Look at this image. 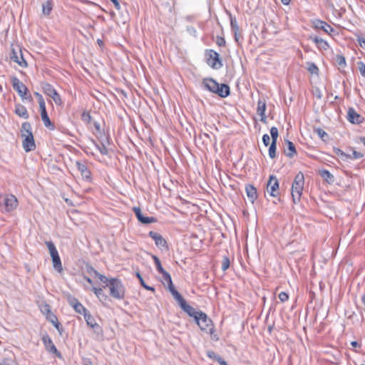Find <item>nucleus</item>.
I'll list each match as a JSON object with an SVG mask.
<instances>
[{
  "mask_svg": "<svg viewBox=\"0 0 365 365\" xmlns=\"http://www.w3.org/2000/svg\"><path fill=\"white\" fill-rule=\"evenodd\" d=\"M102 283L103 284V288H108L109 294L111 297L118 300H122L125 298V288L120 279L107 277V281Z\"/></svg>",
  "mask_w": 365,
  "mask_h": 365,
  "instance_id": "obj_1",
  "label": "nucleus"
},
{
  "mask_svg": "<svg viewBox=\"0 0 365 365\" xmlns=\"http://www.w3.org/2000/svg\"><path fill=\"white\" fill-rule=\"evenodd\" d=\"M194 320L201 331L212 336L214 333V325L211 319L209 318L205 312H200Z\"/></svg>",
  "mask_w": 365,
  "mask_h": 365,
  "instance_id": "obj_2",
  "label": "nucleus"
},
{
  "mask_svg": "<svg viewBox=\"0 0 365 365\" xmlns=\"http://www.w3.org/2000/svg\"><path fill=\"white\" fill-rule=\"evenodd\" d=\"M46 245L47 246L50 255L52 259L53 267L58 272L61 273L63 271V267L61 260L60 259L58 250L56 248L55 245L52 241H46Z\"/></svg>",
  "mask_w": 365,
  "mask_h": 365,
  "instance_id": "obj_3",
  "label": "nucleus"
},
{
  "mask_svg": "<svg viewBox=\"0 0 365 365\" xmlns=\"http://www.w3.org/2000/svg\"><path fill=\"white\" fill-rule=\"evenodd\" d=\"M206 63L213 69H220L222 67V61L220 55L214 50L208 49L205 51Z\"/></svg>",
  "mask_w": 365,
  "mask_h": 365,
  "instance_id": "obj_4",
  "label": "nucleus"
},
{
  "mask_svg": "<svg viewBox=\"0 0 365 365\" xmlns=\"http://www.w3.org/2000/svg\"><path fill=\"white\" fill-rule=\"evenodd\" d=\"M11 83L13 88L18 93L22 100H32L31 96H28L29 90L27 87L17 77L14 76L11 78Z\"/></svg>",
  "mask_w": 365,
  "mask_h": 365,
  "instance_id": "obj_5",
  "label": "nucleus"
},
{
  "mask_svg": "<svg viewBox=\"0 0 365 365\" xmlns=\"http://www.w3.org/2000/svg\"><path fill=\"white\" fill-rule=\"evenodd\" d=\"M267 190L272 197H277L279 194V182L277 178L273 175L269 176L267 184Z\"/></svg>",
  "mask_w": 365,
  "mask_h": 365,
  "instance_id": "obj_6",
  "label": "nucleus"
},
{
  "mask_svg": "<svg viewBox=\"0 0 365 365\" xmlns=\"http://www.w3.org/2000/svg\"><path fill=\"white\" fill-rule=\"evenodd\" d=\"M41 87L43 93L49 97L52 98L56 103H61L60 96L51 84L48 83H43L41 84Z\"/></svg>",
  "mask_w": 365,
  "mask_h": 365,
  "instance_id": "obj_7",
  "label": "nucleus"
},
{
  "mask_svg": "<svg viewBox=\"0 0 365 365\" xmlns=\"http://www.w3.org/2000/svg\"><path fill=\"white\" fill-rule=\"evenodd\" d=\"M84 319L87 325L93 329L96 334L100 336H103V330L102 327L96 322L94 317L91 314V313L86 314Z\"/></svg>",
  "mask_w": 365,
  "mask_h": 365,
  "instance_id": "obj_8",
  "label": "nucleus"
},
{
  "mask_svg": "<svg viewBox=\"0 0 365 365\" xmlns=\"http://www.w3.org/2000/svg\"><path fill=\"white\" fill-rule=\"evenodd\" d=\"M41 339L45 346L46 349L48 352L56 354V356H57L58 358L61 357V353L57 350L51 337L48 334L43 335Z\"/></svg>",
  "mask_w": 365,
  "mask_h": 365,
  "instance_id": "obj_9",
  "label": "nucleus"
},
{
  "mask_svg": "<svg viewBox=\"0 0 365 365\" xmlns=\"http://www.w3.org/2000/svg\"><path fill=\"white\" fill-rule=\"evenodd\" d=\"M4 209L6 212H11L18 205L17 198L14 195H7L4 199Z\"/></svg>",
  "mask_w": 365,
  "mask_h": 365,
  "instance_id": "obj_10",
  "label": "nucleus"
},
{
  "mask_svg": "<svg viewBox=\"0 0 365 365\" xmlns=\"http://www.w3.org/2000/svg\"><path fill=\"white\" fill-rule=\"evenodd\" d=\"M44 311L46 312V318L54 326V327L60 332L61 333L63 329L61 327L60 323L58 322V320L56 317V316L52 313V312L50 310V307L48 304H45L43 307Z\"/></svg>",
  "mask_w": 365,
  "mask_h": 365,
  "instance_id": "obj_11",
  "label": "nucleus"
},
{
  "mask_svg": "<svg viewBox=\"0 0 365 365\" xmlns=\"http://www.w3.org/2000/svg\"><path fill=\"white\" fill-rule=\"evenodd\" d=\"M22 141V145L26 152L34 150L36 148V144L33 133L25 134Z\"/></svg>",
  "mask_w": 365,
  "mask_h": 365,
  "instance_id": "obj_12",
  "label": "nucleus"
},
{
  "mask_svg": "<svg viewBox=\"0 0 365 365\" xmlns=\"http://www.w3.org/2000/svg\"><path fill=\"white\" fill-rule=\"evenodd\" d=\"M347 119L351 123L360 124L364 121V118L356 113L354 108H349L347 113Z\"/></svg>",
  "mask_w": 365,
  "mask_h": 365,
  "instance_id": "obj_13",
  "label": "nucleus"
},
{
  "mask_svg": "<svg viewBox=\"0 0 365 365\" xmlns=\"http://www.w3.org/2000/svg\"><path fill=\"white\" fill-rule=\"evenodd\" d=\"M76 166L78 171L81 173L82 178L86 181L91 180V173L85 163L81 161H76Z\"/></svg>",
  "mask_w": 365,
  "mask_h": 365,
  "instance_id": "obj_14",
  "label": "nucleus"
},
{
  "mask_svg": "<svg viewBox=\"0 0 365 365\" xmlns=\"http://www.w3.org/2000/svg\"><path fill=\"white\" fill-rule=\"evenodd\" d=\"M137 219L143 224H150L155 222L156 220L153 217L143 216L140 207H134L133 208Z\"/></svg>",
  "mask_w": 365,
  "mask_h": 365,
  "instance_id": "obj_15",
  "label": "nucleus"
},
{
  "mask_svg": "<svg viewBox=\"0 0 365 365\" xmlns=\"http://www.w3.org/2000/svg\"><path fill=\"white\" fill-rule=\"evenodd\" d=\"M179 306L180 308L186 312L190 317H192L194 319L198 316V314L200 313L201 311L196 310L194 307L189 305L185 299L181 302Z\"/></svg>",
  "mask_w": 365,
  "mask_h": 365,
  "instance_id": "obj_16",
  "label": "nucleus"
},
{
  "mask_svg": "<svg viewBox=\"0 0 365 365\" xmlns=\"http://www.w3.org/2000/svg\"><path fill=\"white\" fill-rule=\"evenodd\" d=\"M202 86L205 89L215 93L217 88H218L219 83L212 78H204L202 81Z\"/></svg>",
  "mask_w": 365,
  "mask_h": 365,
  "instance_id": "obj_17",
  "label": "nucleus"
},
{
  "mask_svg": "<svg viewBox=\"0 0 365 365\" xmlns=\"http://www.w3.org/2000/svg\"><path fill=\"white\" fill-rule=\"evenodd\" d=\"M265 110H266V101L264 99L259 98L257 102V113L261 117L260 120L264 123H266V120H267Z\"/></svg>",
  "mask_w": 365,
  "mask_h": 365,
  "instance_id": "obj_18",
  "label": "nucleus"
},
{
  "mask_svg": "<svg viewBox=\"0 0 365 365\" xmlns=\"http://www.w3.org/2000/svg\"><path fill=\"white\" fill-rule=\"evenodd\" d=\"M148 235L155 241L157 247H167V242L160 234L154 231H150L149 232Z\"/></svg>",
  "mask_w": 365,
  "mask_h": 365,
  "instance_id": "obj_19",
  "label": "nucleus"
},
{
  "mask_svg": "<svg viewBox=\"0 0 365 365\" xmlns=\"http://www.w3.org/2000/svg\"><path fill=\"white\" fill-rule=\"evenodd\" d=\"M70 305L73 307V309L77 313L83 314L84 317H86V314H88L90 313L83 307V305L75 298L70 300Z\"/></svg>",
  "mask_w": 365,
  "mask_h": 365,
  "instance_id": "obj_20",
  "label": "nucleus"
},
{
  "mask_svg": "<svg viewBox=\"0 0 365 365\" xmlns=\"http://www.w3.org/2000/svg\"><path fill=\"white\" fill-rule=\"evenodd\" d=\"M10 58L13 61L18 63L22 68H25L27 66V63L24 58L21 51L19 56L18 53L14 51V49H13L10 54Z\"/></svg>",
  "mask_w": 365,
  "mask_h": 365,
  "instance_id": "obj_21",
  "label": "nucleus"
},
{
  "mask_svg": "<svg viewBox=\"0 0 365 365\" xmlns=\"http://www.w3.org/2000/svg\"><path fill=\"white\" fill-rule=\"evenodd\" d=\"M215 93L221 98H226L230 94V86L225 83L219 84Z\"/></svg>",
  "mask_w": 365,
  "mask_h": 365,
  "instance_id": "obj_22",
  "label": "nucleus"
},
{
  "mask_svg": "<svg viewBox=\"0 0 365 365\" xmlns=\"http://www.w3.org/2000/svg\"><path fill=\"white\" fill-rule=\"evenodd\" d=\"M245 191L249 200L254 203L257 197V189L252 185H247Z\"/></svg>",
  "mask_w": 365,
  "mask_h": 365,
  "instance_id": "obj_23",
  "label": "nucleus"
},
{
  "mask_svg": "<svg viewBox=\"0 0 365 365\" xmlns=\"http://www.w3.org/2000/svg\"><path fill=\"white\" fill-rule=\"evenodd\" d=\"M15 113L24 119H27L29 116L26 107L19 103L15 106Z\"/></svg>",
  "mask_w": 365,
  "mask_h": 365,
  "instance_id": "obj_24",
  "label": "nucleus"
},
{
  "mask_svg": "<svg viewBox=\"0 0 365 365\" xmlns=\"http://www.w3.org/2000/svg\"><path fill=\"white\" fill-rule=\"evenodd\" d=\"M168 289L172 294L174 299L178 302V304H180L185 300L182 296L176 290L173 284L168 285Z\"/></svg>",
  "mask_w": 365,
  "mask_h": 365,
  "instance_id": "obj_25",
  "label": "nucleus"
},
{
  "mask_svg": "<svg viewBox=\"0 0 365 365\" xmlns=\"http://www.w3.org/2000/svg\"><path fill=\"white\" fill-rule=\"evenodd\" d=\"M315 27L323 30L327 34H330L331 32L334 31V29L327 22L323 21H317L315 24Z\"/></svg>",
  "mask_w": 365,
  "mask_h": 365,
  "instance_id": "obj_26",
  "label": "nucleus"
},
{
  "mask_svg": "<svg viewBox=\"0 0 365 365\" xmlns=\"http://www.w3.org/2000/svg\"><path fill=\"white\" fill-rule=\"evenodd\" d=\"M320 176L328 183H333L334 181V175L327 170H322L319 171Z\"/></svg>",
  "mask_w": 365,
  "mask_h": 365,
  "instance_id": "obj_27",
  "label": "nucleus"
},
{
  "mask_svg": "<svg viewBox=\"0 0 365 365\" xmlns=\"http://www.w3.org/2000/svg\"><path fill=\"white\" fill-rule=\"evenodd\" d=\"M87 272L90 274H93L95 277H98L101 282H105L107 281V277L103 274H100L96 269H95L92 266H88Z\"/></svg>",
  "mask_w": 365,
  "mask_h": 365,
  "instance_id": "obj_28",
  "label": "nucleus"
},
{
  "mask_svg": "<svg viewBox=\"0 0 365 365\" xmlns=\"http://www.w3.org/2000/svg\"><path fill=\"white\" fill-rule=\"evenodd\" d=\"M317 46L321 50H327L329 48L328 43L320 37L316 36L313 38Z\"/></svg>",
  "mask_w": 365,
  "mask_h": 365,
  "instance_id": "obj_29",
  "label": "nucleus"
},
{
  "mask_svg": "<svg viewBox=\"0 0 365 365\" xmlns=\"http://www.w3.org/2000/svg\"><path fill=\"white\" fill-rule=\"evenodd\" d=\"M92 290L101 302H103L108 299V297L103 292L102 288L93 287Z\"/></svg>",
  "mask_w": 365,
  "mask_h": 365,
  "instance_id": "obj_30",
  "label": "nucleus"
},
{
  "mask_svg": "<svg viewBox=\"0 0 365 365\" xmlns=\"http://www.w3.org/2000/svg\"><path fill=\"white\" fill-rule=\"evenodd\" d=\"M304 66L311 74L317 75L319 73V68L314 63L307 62L306 66Z\"/></svg>",
  "mask_w": 365,
  "mask_h": 365,
  "instance_id": "obj_31",
  "label": "nucleus"
},
{
  "mask_svg": "<svg viewBox=\"0 0 365 365\" xmlns=\"http://www.w3.org/2000/svg\"><path fill=\"white\" fill-rule=\"evenodd\" d=\"M53 9V2L51 0H48L42 5V11L44 15H49Z\"/></svg>",
  "mask_w": 365,
  "mask_h": 365,
  "instance_id": "obj_32",
  "label": "nucleus"
},
{
  "mask_svg": "<svg viewBox=\"0 0 365 365\" xmlns=\"http://www.w3.org/2000/svg\"><path fill=\"white\" fill-rule=\"evenodd\" d=\"M21 136H24L25 134L32 133L31 124L28 122H24L21 125Z\"/></svg>",
  "mask_w": 365,
  "mask_h": 365,
  "instance_id": "obj_33",
  "label": "nucleus"
},
{
  "mask_svg": "<svg viewBox=\"0 0 365 365\" xmlns=\"http://www.w3.org/2000/svg\"><path fill=\"white\" fill-rule=\"evenodd\" d=\"M136 277H138V279H139L140 281V283L141 284V286L143 287H144L145 289L147 290H150V291H152V292H155V288L153 287H150V286H148L145 284L143 277L141 276V274H140V272H136Z\"/></svg>",
  "mask_w": 365,
  "mask_h": 365,
  "instance_id": "obj_34",
  "label": "nucleus"
},
{
  "mask_svg": "<svg viewBox=\"0 0 365 365\" xmlns=\"http://www.w3.org/2000/svg\"><path fill=\"white\" fill-rule=\"evenodd\" d=\"M335 61L341 67H345L346 65L345 57L341 54H336L335 56Z\"/></svg>",
  "mask_w": 365,
  "mask_h": 365,
  "instance_id": "obj_35",
  "label": "nucleus"
},
{
  "mask_svg": "<svg viewBox=\"0 0 365 365\" xmlns=\"http://www.w3.org/2000/svg\"><path fill=\"white\" fill-rule=\"evenodd\" d=\"M287 145H288V150H289V152L285 150V153H286V155L287 156L292 157L296 153L295 145H294V144L292 142L289 141V140L287 141Z\"/></svg>",
  "mask_w": 365,
  "mask_h": 365,
  "instance_id": "obj_36",
  "label": "nucleus"
},
{
  "mask_svg": "<svg viewBox=\"0 0 365 365\" xmlns=\"http://www.w3.org/2000/svg\"><path fill=\"white\" fill-rule=\"evenodd\" d=\"M270 135L272 137V143H277L279 135L278 129L276 127H272L270 129Z\"/></svg>",
  "mask_w": 365,
  "mask_h": 365,
  "instance_id": "obj_37",
  "label": "nucleus"
},
{
  "mask_svg": "<svg viewBox=\"0 0 365 365\" xmlns=\"http://www.w3.org/2000/svg\"><path fill=\"white\" fill-rule=\"evenodd\" d=\"M277 143H272L269 148V155L271 158L276 157Z\"/></svg>",
  "mask_w": 365,
  "mask_h": 365,
  "instance_id": "obj_38",
  "label": "nucleus"
},
{
  "mask_svg": "<svg viewBox=\"0 0 365 365\" xmlns=\"http://www.w3.org/2000/svg\"><path fill=\"white\" fill-rule=\"evenodd\" d=\"M153 259L154 260L155 264L156 266L157 270L160 273L161 272H163L165 269L161 265L160 261L158 257L155 255H153Z\"/></svg>",
  "mask_w": 365,
  "mask_h": 365,
  "instance_id": "obj_39",
  "label": "nucleus"
},
{
  "mask_svg": "<svg viewBox=\"0 0 365 365\" xmlns=\"http://www.w3.org/2000/svg\"><path fill=\"white\" fill-rule=\"evenodd\" d=\"M41 115V118H42L44 125L46 128H49L50 126H51V122L49 119V117H48L47 113H43Z\"/></svg>",
  "mask_w": 365,
  "mask_h": 365,
  "instance_id": "obj_40",
  "label": "nucleus"
},
{
  "mask_svg": "<svg viewBox=\"0 0 365 365\" xmlns=\"http://www.w3.org/2000/svg\"><path fill=\"white\" fill-rule=\"evenodd\" d=\"M160 274H162L163 279L168 285L173 284L171 276L167 271L164 270L163 272H161Z\"/></svg>",
  "mask_w": 365,
  "mask_h": 365,
  "instance_id": "obj_41",
  "label": "nucleus"
},
{
  "mask_svg": "<svg viewBox=\"0 0 365 365\" xmlns=\"http://www.w3.org/2000/svg\"><path fill=\"white\" fill-rule=\"evenodd\" d=\"M231 29L234 31H239V26L235 18L231 17L230 19Z\"/></svg>",
  "mask_w": 365,
  "mask_h": 365,
  "instance_id": "obj_42",
  "label": "nucleus"
},
{
  "mask_svg": "<svg viewBox=\"0 0 365 365\" xmlns=\"http://www.w3.org/2000/svg\"><path fill=\"white\" fill-rule=\"evenodd\" d=\"M334 153L341 158V159L344 160L345 158H348V154H346L344 152H343L341 149L334 148Z\"/></svg>",
  "mask_w": 365,
  "mask_h": 365,
  "instance_id": "obj_43",
  "label": "nucleus"
},
{
  "mask_svg": "<svg viewBox=\"0 0 365 365\" xmlns=\"http://www.w3.org/2000/svg\"><path fill=\"white\" fill-rule=\"evenodd\" d=\"M230 264V262L229 258L226 256L224 257L223 259H222V269L223 271L227 270L229 268Z\"/></svg>",
  "mask_w": 365,
  "mask_h": 365,
  "instance_id": "obj_44",
  "label": "nucleus"
},
{
  "mask_svg": "<svg viewBox=\"0 0 365 365\" xmlns=\"http://www.w3.org/2000/svg\"><path fill=\"white\" fill-rule=\"evenodd\" d=\"M96 147L102 155L108 154V149L104 144L102 143L101 145H96Z\"/></svg>",
  "mask_w": 365,
  "mask_h": 365,
  "instance_id": "obj_45",
  "label": "nucleus"
},
{
  "mask_svg": "<svg viewBox=\"0 0 365 365\" xmlns=\"http://www.w3.org/2000/svg\"><path fill=\"white\" fill-rule=\"evenodd\" d=\"M363 157V154L360 152L353 150L351 155H348V158L352 159H359Z\"/></svg>",
  "mask_w": 365,
  "mask_h": 365,
  "instance_id": "obj_46",
  "label": "nucleus"
},
{
  "mask_svg": "<svg viewBox=\"0 0 365 365\" xmlns=\"http://www.w3.org/2000/svg\"><path fill=\"white\" fill-rule=\"evenodd\" d=\"M207 355L209 358L217 361H218V359H220L221 356L220 355H218L217 354H216L215 351H207Z\"/></svg>",
  "mask_w": 365,
  "mask_h": 365,
  "instance_id": "obj_47",
  "label": "nucleus"
},
{
  "mask_svg": "<svg viewBox=\"0 0 365 365\" xmlns=\"http://www.w3.org/2000/svg\"><path fill=\"white\" fill-rule=\"evenodd\" d=\"M39 107H40V110H41V115L43 114V113H47L46 109V103H45V101H44L43 97L40 98Z\"/></svg>",
  "mask_w": 365,
  "mask_h": 365,
  "instance_id": "obj_48",
  "label": "nucleus"
},
{
  "mask_svg": "<svg viewBox=\"0 0 365 365\" xmlns=\"http://www.w3.org/2000/svg\"><path fill=\"white\" fill-rule=\"evenodd\" d=\"M296 186H297V176L293 180L292 185V191H291V195H292V199H293V202L294 203H295L294 192H295V189H297Z\"/></svg>",
  "mask_w": 365,
  "mask_h": 365,
  "instance_id": "obj_49",
  "label": "nucleus"
},
{
  "mask_svg": "<svg viewBox=\"0 0 365 365\" xmlns=\"http://www.w3.org/2000/svg\"><path fill=\"white\" fill-rule=\"evenodd\" d=\"M318 135L323 140H326L325 138H328L327 133L321 128L317 129V130Z\"/></svg>",
  "mask_w": 365,
  "mask_h": 365,
  "instance_id": "obj_50",
  "label": "nucleus"
},
{
  "mask_svg": "<svg viewBox=\"0 0 365 365\" xmlns=\"http://www.w3.org/2000/svg\"><path fill=\"white\" fill-rule=\"evenodd\" d=\"M358 68L359 70L360 73L363 76H365V64L361 61L359 62L358 63Z\"/></svg>",
  "mask_w": 365,
  "mask_h": 365,
  "instance_id": "obj_51",
  "label": "nucleus"
},
{
  "mask_svg": "<svg viewBox=\"0 0 365 365\" xmlns=\"http://www.w3.org/2000/svg\"><path fill=\"white\" fill-rule=\"evenodd\" d=\"M279 299L281 302H284L288 300L289 296L286 292H282L279 294Z\"/></svg>",
  "mask_w": 365,
  "mask_h": 365,
  "instance_id": "obj_52",
  "label": "nucleus"
},
{
  "mask_svg": "<svg viewBox=\"0 0 365 365\" xmlns=\"http://www.w3.org/2000/svg\"><path fill=\"white\" fill-rule=\"evenodd\" d=\"M356 40L361 47L365 46V37L362 35H358Z\"/></svg>",
  "mask_w": 365,
  "mask_h": 365,
  "instance_id": "obj_53",
  "label": "nucleus"
},
{
  "mask_svg": "<svg viewBox=\"0 0 365 365\" xmlns=\"http://www.w3.org/2000/svg\"><path fill=\"white\" fill-rule=\"evenodd\" d=\"M313 94L314 96L318 98V99H321L322 98V91H320L319 88H315L313 91Z\"/></svg>",
  "mask_w": 365,
  "mask_h": 365,
  "instance_id": "obj_54",
  "label": "nucleus"
},
{
  "mask_svg": "<svg viewBox=\"0 0 365 365\" xmlns=\"http://www.w3.org/2000/svg\"><path fill=\"white\" fill-rule=\"evenodd\" d=\"M270 141V138L268 134H264L262 136V142L264 145L267 147L269 145Z\"/></svg>",
  "mask_w": 365,
  "mask_h": 365,
  "instance_id": "obj_55",
  "label": "nucleus"
},
{
  "mask_svg": "<svg viewBox=\"0 0 365 365\" xmlns=\"http://www.w3.org/2000/svg\"><path fill=\"white\" fill-rule=\"evenodd\" d=\"M216 43L219 46H224L225 45V40L224 38H222L221 36H217V40H216Z\"/></svg>",
  "mask_w": 365,
  "mask_h": 365,
  "instance_id": "obj_56",
  "label": "nucleus"
},
{
  "mask_svg": "<svg viewBox=\"0 0 365 365\" xmlns=\"http://www.w3.org/2000/svg\"><path fill=\"white\" fill-rule=\"evenodd\" d=\"M110 1L113 3L114 6L117 10L120 9V5L118 0H110Z\"/></svg>",
  "mask_w": 365,
  "mask_h": 365,
  "instance_id": "obj_57",
  "label": "nucleus"
},
{
  "mask_svg": "<svg viewBox=\"0 0 365 365\" xmlns=\"http://www.w3.org/2000/svg\"><path fill=\"white\" fill-rule=\"evenodd\" d=\"M91 118V117L89 115V113H83V115H82V118L83 120L88 119V120H90Z\"/></svg>",
  "mask_w": 365,
  "mask_h": 365,
  "instance_id": "obj_58",
  "label": "nucleus"
},
{
  "mask_svg": "<svg viewBox=\"0 0 365 365\" xmlns=\"http://www.w3.org/2000/svg\"><path fill=\"white\" fill-rule=\"evenodd\" d=\"M217 362L220 364V365H228L227 363L222 358L220 357V359H218V361Z\"/></svg>",
  "mask_w": 365,
  "mask_h": 365,
  "instance_id": "obj_59",
  "label": "nucleus"
},
{
  "mask_svg": "<svg viewBox=\"0 0 365 365\" xmlns=\"http://www.w3.org/2000/svg\"><path fill=\"white\" fill-rule=\"evenodd\" d=\"M239 31H234V34H235V40L238 42L239 41V38H240V34H238Z\"/></svg>",
  "mask_w": 365,
  "mask_h": 365,
  "instance_id": "obj_60",
  "label": "nucleus"
},
{
  "mask_svg": "<svg viewBox=\"0 0 365 365\" xmlns=\"http://www.w3.org/2000/svg\"><path fill=\"white\" fill-rule=\"evenodd\" d=\"M351 346H352L353 347H358V346H360V344H359L357 341H351Z\"/></svg>",
  "mask_w": 365,
  "mask_h": 365,
  "instance_id": "obj_61",
  "label": "nucleus"
},
{
  "mask_svg": "<svg viewBox=\"0 0 365 365\" xmlns=\"http://www.w3.org/2000/svg\"><path fill=\"white\" fill-rule=\"evenodd\" d=\"M281 1H282V3L284 5H288L291 1V0H281Z\"/></svg>",
  "mask_w": 365,
  "mask_h": 365,
  "instance_id": "obj_62",
  "label": "nucleus"
},
{
  "mask_svg": "<svg viewBox=\"0 0 365 365\" xmlns=\"http://www.w3.org/2000/svg\"><path fill=\"white\" fill-rule=\"evenodd\" d=\"M84 279L90 284H92L93 283V281L91 280V278H89L88 277H84Z\"/></svg>",
  "mask_w": 365,
  "mask_h": 365,
  "instance_id": "obj_63",
  "label": "nucleus"
},
{
  "mask_svg": "<svg viewBox=\"0 0 365 365\" xmlns=\"http://www.w3.org/2000/svg\"><path fill=\"white\" fill-rule=\"evenodd\" d=\"M360 141L365 145V137H361Z\"/></svg>",
  "mask_w": 365,
  "mask_h": 365,
  "instance_id": "obj_64",
  "label": "nucleus"
}]
</instances>
